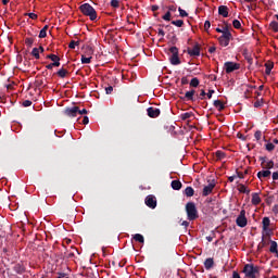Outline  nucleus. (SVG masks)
<instances>
[{
    "label": "nucleus",
    "mask_w": 278,
    "mask_h": 278,
    "mask_svg": "<svg viewBox=\"0 0 278 278\" xmlns=\"http://www.w3.org/2000/svg\"><path fill=\"white\" fill-rule=\"evenodd\" d=\"M262 203V198L260 193H252V205H260Z\"/></svg>",
    "instance_id": "obj_17"
},
{
    "label": "nucleus",
    "mask_w": 278,
    "mask_h": 278,
    "mask_svg": "<svg viewBox=\"0 0 278 278\" xmlns=\"http://www.w3.org/2000/svg\"><path fill=\"white\" fill-rule=\"evenodd\" d=\"M52 66H54V67L60 66V60H56V61L52 62Z\"/></svg>",
    "instance_id": "obj_62"
},
{
    "label": "nucleus",
    "mask_w": 278,
    "mask_h": 278,
    "mask_svg": "<svg viewBox=\"0 0 278 278\" xmlns=\"http://www.w3.org/2000/svg\"><path fill=\"white\" fill-rule=\"evenodd\" d=\"M163 21H170V11H167L165 15L162 16Z\"/></svg>",
    "instance_id": "obj_46"
},
{
    "label": "nucleus",
    "mask_w": 278,
    "mask_h": 278,
    "mask_svg": "<svg viewBox=\"0 0 278 278\" xmlns=\"http://www.w3.org/2000/svg\"><path fill=\"white\" fill-rule=\"evenodd\" d=\"M266 168H267V170H270V168H275V162L274 161L267 162Z\"/></svg>",
    "instance_id": "obj_44"
},
{
    "label": "nucleus",
    "mask_w": 278,
    "mask_h": 278,
    "mask_svg": "<svg viewBox=\"0 0 278 278\" xmlns=\"http://www.w3.org/2000/svg\"><path fill=\"white\" fill-rule=\"evenodd\" d=\"M144 203L151 210H155V207H157V199L153 194L147 195Z\"/></svg>",
    "instance_id": "obj_6"
},
{
    "label": "nucleus",
    "mask_w": 278,
    "mask_h": 278,
    "mask_svg": "<svg viewBox=\"0 0 278 278\" xmlns=\"http://www.w3.org/2000/svg\"><path fill=\"white\" fill-rule=\"evenodd\" d=\"M231 39H225L223 37H219L218 38V42L222 47H229V42H230Z\"/></svg>",
    "instance_id": "obj_23"
},
{
    "label": "nucleus",
    "mask_w": 278,
    "mask_h": 278,
    "mask_svg": "<svg viewBox=\"0 0 278 278\" xmlns=\"http://www.w3.org/2000/svg\"><path fill=\"white\" fill-rule=\"evenodd\" d=\"M269 27L273 29V31L277 33L278 31V22L277 21L270 22Z\"/></svg>",
    "instance_id": "obj_34"
},
{
    "label": "nucleus",
    "mask_w": 278,
    "mask_h": 278,
    "mask_svg": "<svg viewBox=\"0 0 278 278\" xmlns=\"http://www.w3.org/2000/svg\"><path fill=\"white\" fill-rule=\"evenodd\" d=\"M185 210L188 220H197V218H199V210H197V204H194V202H188Z\"/></svg>",
    "instance_id": "obj_2"
},
{
    "label": "nucleus",
    "mask_w": 278,
    "mask_h": 278,
    "mask_svg": "<svg viewBox=\"0 0 278 278\" xmlns=\"http://www.w3.org/2000/svg\"><path fill=\"white\" fill-rule=\"evenodd\" d=\"M218 14H219V16L227 18L229 16V8L227 5H219Z\"/></svg>",
    "instance_id": "obj_11"
},
{
    "label": "nucleus",
    "mask_w": 278,
    "mask_h": 278,
    "mask_svg": "<svg viewBox=\"0 0 278 278\" xmlns=\"http://www.w3.org/2000/svg\"><path fill=\"white\" fill-rule=\"evenodd\" d=\"M181 181L179 180H173L172 181V188L173 190H181Z\"/></svg>",
    "instance_id": "obj_21"
},
{
    "label": "nucleus",
    "mask_w": 278,
    "mask_h": 278,
    "mask_svg": "<svg viewBox=\"0 0 278 278\" xmlns=\"http://www.w3.org/2000/svg\"><path fill=\"white\" fill-rule=\"evenodd\" d=\"M30 55H33L35 60H40V50L38 48H34L30 52Z\"/></svg>",
    "instance_id": "obj_22"
},
{
    "label": "nucleus",
    "mask_w": 278,
    "mask_h": 278,
    "mask_svg": "<svg viewBox=\"0 0 278 278\" xmlns=\"http://www.w3.org/2000/svg\"><path fill=\"white\" fill-rule=\"evenodd\" d=\"M169 53H172V55H179V49L177 47H170L169 48Z\"/></svg>",
    "instance_id": "obj_37"
},
{
    "label": "nucleus",
    "mask_w": 278,
    "mask_h": 278,
    "mask_svg": "<svg viewBox=\"0 0 278 278\" xmlns=\"http://www.w3.org/2000/svg\"><path fill=\"white\" fill-rule=\"evenodd\" d=\"M147 112H148V116L150 118H157V116H160V114H161L160 109L153 108V106L148 108Z\"/></svg>",
    "instance_id": "obj_10"
},
{
    "label": "nucleus",
    "mask_w": 278,
    "mask_h": 278,
    "mask_svg": "<svg viewBox=\"0 0 278 278\" xmlns=\"http://www.w3.org/2000/svg\"><path fill=\"white\" fill-rule=\"evenodd\" d=\"M79 112V106H73V108H67L64 111L65 116H70V118H75Z\"/></svg>",
    "instance_id": "obj_8"
},
{
    "label": "nucleus",
    "mask_w": 278,
    "mask_h": 278,
    "mask_svg": "<svg viewBox=\"0 0 278 278\" xmlns=\"http://www.w3.org/2000/svg\"><path fill=\"white\" fill-rule=\"evenodd\" d=\"M39 38H47V30L41 29V30L39 31Z\"/></svg>",
    "instance_id": "obj_49"
},
{
    "label": "nucleus",
    "mask_w": 278,
    "mask_h": 278,
    "mask_svg": "<svg viewBox=\"0 0 278 278\" xmlns=\"http://www.w3.org/2000/svg\"><path fill=\"white\" fill-rule=\"evenodd\" d=\"M181 85H182V86L188 85V77H182V78H181Z\"/></svg>",
    "instance_id": "obj_58"
},
{
    "label": "nucleus",
    "mask_w": 278,
    "mask_h": 278,
    "mask_svg": "<svg viewBox=\"0 0 278 278\" xmlns=\"http://www.w3.org/2000/svg\"><path fill=\"white\" fill-rule=\"evenodd\" d=\"M210 27H212V23H210V21H205V23H204L205 31H207L210 29Z\"/></svg>",
    "instance_id": "obj_50"
},
{
    "label": "nucleus",
    "mask_w": 278,
    "mask_h": 278,
    "mask_svg": "<svg viewBox=\"0 0 278 278\" xmlns=\"http://www.w3.org/2000/svg\"><path fill=\"white\" fill-rule=\"evenodd\" d=\"M79 10L84 16H88L90 21H97V10L90 3H84L79 7Z\"/></svg>",
    "instance_id": "obj_1"
},
{
    "label": "nucleus",
    "mask_w": 278,
    "mask_h": 278,
    "mask_svg": "<svg viewBox=\"0 0 278 278\" xmlns=\"http://www.w3.org/2000/svg\"><path fill=\"white\" fill-rule=\"evenodd\" d=\"M22 105H23V108H30V105H31V100H25V101H23Z\"/></svg>",
    "instance_id": "obj_47"
},
{
    "label": "nucleus",
    "mask_w": 278,
    "mask_h": 278,
    "mask_svg": "<svg viewBox=\"0 0 278 278\" xmlns=\"http://www.w3.org/2000/svg\"><path fill=\"white\" fill-rule=\"evenodd\" d=\"M111 7L112 8H119L121 7V1H118V0H111Z\"/></svg>",
    "instance_id": "obj_41"
},
{
    "label": "nucleus",
    "mask_w": 278,
    "mask_h": 278,
    "mask_svg": "<svg viewBox=\"0 0 278 278\" xmlns=\"http://www.w3.org/2000/svg\"><path fill=\"white\" fill-rule=\"evenodd\" d=\"M172 25H175L176 27H184V20L172 21Z\"/></svg>",
    "instance_id": "obj_35"
},
{
    "label": "nucleus",
    "mask_w": 278,
    "mask_h": 278,
    "mask_svg": "<svg viewBox=\"0 0 278 278\" xmlns=\"http://www.w3.org/2000/svg\"><path fill=\"white\" fill-rule=\"evenodd\" d=\"M204 268L206 270H212V268H214V258L213 257H208L204 261Z\"/></svg>",
    "instance_id": "obj_13"
},
{
    "label": "nucleus",
    "mask_w": 278,
    "mask_h": 278,
    "mask_svg": "<svg viewBox=\"0 0 278 278\" xmlns=\"http://www.w3.org/2000/svg\"><path fill=\"white\" fill-rule=\"evenodd\" d=\"M86 49H87L88 55H92V53H94V49H92V47L88 46Z\"/></svg>",
    "instance_id": "obj_53"
},
{
    "label": "nucleus",
    "mask_w": 278,
    "mask_h": 278,
    "mask_svg": "<svg viewBox=\"0 0 278 278\" xmlns=\"http://www.w3.org/2000/svg\"><path fill=\"white\" fill-rule=\"evenodd\" d=\"M113 91H114V87H112V86H109L105 88L106 94H112Z\"/></svg>",
    "instance_id": "obj_51"
},
{
    "label": "nucleus",
    "mask_w": 278,
    "mask_h": 278,
    "mask_svg": "<svg viewBox=\"0 0 278 278\" xmlns=\"http://www.w3.org/2000/svg\"><path fill=\"white\" fill-rule=\"evenodd\" d=\"M222 29H223V31H230L229 24H226Z\"/></svg>",
    "instance_id": "obj_63"
},
{
    "label": "nucleus",
    "mask_w": 278,
    "mask_h": 278,
    "mask_svg": "<svg viewBox=\"0 0 278 278\" xmlns=\"http://www.w3.org/2000/svg\"><path fill=\"white\" fill-rule=\"evenodd\" d=\"M71 49H75V47H79V41L72 40L68 45Z\"/></svg>",
    "instance_id": "obj_42"
},
{
    "label": "nucleus",
    "mask_w": 278,
    "mask_h": 278,
    "mask_svg": "<svg viewBox=\"0 0 278 278\" xmlns=\"http://www.w3.org/2000/svg\"><path fill=\"white\" fill-rule=\"evenodd\" d=\"M46 58L47 60H51V62L60 60V56H58L56 54H48Z\"/></svg>",
    "instance_id": "obj_36"
},
{
    "label": "nucleus",
    "mask_w": 278,
    "mask_h": 278,
    "mask_svg": "<svg viewBox=\"0 0 278 278\" xmlns=\"http://www.w3.org/2000/svg\"><path fill=\"white\" fill-rule=\"evenodd\" d=\"M232 278H241L240 274L238 271L232 273Z\"/></svg>",
    "instance_id": "obj_61"
},
{
    "label": "nucleus",
    "mask_w": 278,
    "mask_h": 278,
    "mask_svg": "<svg viewBox=\"0 0 278 278\" xmlns=\"http://www.w3.org/2000/svg\"><path fill=\"white\" fill-rule=\"evenodd\" d=\"M134 240H135L136 242H140V244H144V237H143L142 235H140V233H136V235L134 236Z\"/></svg>",
    "instance_id": "obj_27"
},
{
    "label": "nucleus",
    "mask_w": 278,
    "mask_h": 278,
    "mask_svg": "<svg viewBox=\"0 0 278 278\" xmlns=\"http://www.w3.org/2000/svg\"><path fill=\"white\" fill-rule=\"evenodd\" d=\"M271 173L269 169H266V170H261L257 173V177L258 179H263V178H266V177H270Z\"/></svg>",
    "instance_id": "obj_19"
},
{
    "label": "nucleus",
    "mask_w": 278,
    "mask_h": 278,
    "mask_svg": "<svg viewBox=\"0 0 278 278\" xmlns=\"http://www.w3.org/2000/svg\"><path fill=\"white\" fill-rule=\"evenodd\" d=\"M262 225H263V231H268V227H270V218L264 217L262 220Z\"/></svg>",
    "instance_id": "obj_18"
},
{
    "label": "nucleus",
    "mask_w": 278,
    "mask_h": 278,
    "mask_svg": "<svg viewBox=\"0 0 278 278\" xmlns=\"http://www.w3.org/2000/svg\"><path fill=\"white\" fill-rule=\"evenodd\" d=\"M237 226L244 228L248 225L247 211L241 210L239 216L236 219Z\"/></svg>",
    "instance_id": "obj_4"
},
{
    "label": "nucleus",
    "mask_w": 278,
    "mask_h": 278,
    "mask_svg": "<svg viewBox=\"0 0 278 278\" xmlns=\"http://www.w3.org/2000/svg\"><path fill=\"white\" fill-rule=\"evenodd\" d=\"M168 12H177V7H175V5H169V7H168Z\"/></svg>",
    "instance_id": "obj_56"
},
{
    "label": "nucleus",
    "mask_w": 278,
    "mask_h": 278,
    "mask_svg": "<svg viewBox=\"0 0 278 278\" xmlns=\"http://www.w3.org/2000/svg\"><path fill=\"white\" fill-rule=\"evenodd\" d=\"M254 108H262V102L260 100L254 102Z\"/></svg>",
    "instance_id": "obj_60"
},
{
    "label": "nucleus",
    "mask_w": 278,
    "mask_h": 278,
    "mask_svg": "<svg viewBox=\"0 0 278 278\" xmlns=\"http://www.w3.org/2000/svg\"><path fill=\"white\" fill-rule=\"evenodd\" d=\"M178 12L182 18H186V16H188V12H186V10L181 8H178Z\"/></svg>",
    "instance_id": "obj_40"
},
{
    "label": "nucleus",
    "mask_w": 278,
    "mask_h": 278,
    "mask_svg": "<svg viewBox=\"0 0 278 278\" xmlns=\"http://www.w3.org/2000/svg\"><path fill=\"white\" fill-rule=\"evenodd\" d=\"M243 273H244L245 277L257 278L256 275H260V267L254 266L253 264H247L243 267Z\"/></svg>",
    "instance_id": "obj_3"
},
{
    "label": "nucleus",
    "mask_w": 278,
    "mask_h": 278,
    "mask_svg": "<svg viewBox=\"0 0 278 278\" xmlns=\"http://www.w3.org/2000/svg\"><path fill=\"white\" fill-rule=\"evenodd\" d=\"M157 36H160L161 38H164V36H166V33H164V29L159 28Z\"/></svg>",
    "instance_id": "obj_52"
},
{
    "label": "nucleus",
    "mask_w": 278,
    "mask_h": 278,
    "mask_svg": "<svg viewBox=\"0 0 278 278\" xmlns=\"http://www.w3.org/2000/svg\"><path fill=\"white\" fill-rule=\"evenodd\" d=\"M78 114H80V116L84 114H88V110H86V109L79 110V108H78Z\"/></svg>",
    "instance_id": "obj_55"
},
{
    "label": "nucleus",
    "mask_w": 278,
    "mask_h": 278,
    "mask_svg": "<svg viewBox=\"0 0 278 278\" xmlns=\"http://www.w3.org/2000/svg\"><path fill=\"white\" fill-rule=\"evenodd\" d=\"M192 116H194V113H192V112H187V113H182V114L180 115V118H181V121H188V118H192Z\"/></svg>",
    "instance_id": "obj_25"
},
{
    "label": "nucleus",
    "mask_w": 278,
    "mask_h": 278,
    "mask_svg": "<svg viewBox=\"0 0 278 278\" xmlns=\"http://www.w3.org/2000/svg\"><path fill=\"white\" fill-rule=\"evenodd\" d=\"M239 192H241L242 194H251V190H249L247 188V186H244L243 184H240L239 185V188H238Z\"/></svg>",
    "instance_id": "obj_20"
},
{
    "label": "nucleus",
    "mask_w": 278,
    "mask_h": 278,
    "mask_svg": "<svg viewBox=\"0 0 278 278\" xmlns=\"http://www.w3.org/2000/svg\"><path fill=\"white\" fill-rule=\"evenodd\" d=\"M186 197H194V189L192 187H187L185 189Z\"/></svg>",
    "instance_id": "obj_29"
},
{
    "label": "nucleus",
    "mask_w": 278,
    "mask_h": 278,
    "mask_svg": "<svg viewBox=\"0 0 278 278\" xmlns=\"http://www.w3.org/2000/svg\"><path fill=\"white\" fill-rule=\"evenodd\" d=\"M13 270H14V273H16L17 275H23V273H25L26 269H25V267H24L23 264L17 263V264L14 265Z\"/></svg>",
    "instance_id": "obj_12"
},
{
    "label": "nucleus",
    "mask_w": 278,
    "mask_h": 278,
    "mask_svg": "<svg viewBox=\"0 0 278 278\" xmlns=\"http://www.w3.org/2000/svg\"><path fill=\"white\" fill-rule=\"evenodd\" d=\"M169 62L173 64V66H178V64H181V60L179 59V54H174L169 56Z\"/></svg>",
    "instance_id": "obj_14"
},
{
    "label": "nucleus",
    "mask_w": 278,
    "mask_h": 278,
    "mask_svg": "<svg viewBox=\"0 0 278 278\" xmlns=\"http://www.w3.org/2000/svg\"><path fill=\"white\" fill-rule=\"evenodd\" d=\"M225 66V71L227 74L229 73H233V71H239L240 70V65L238 63H233V62H226L224 64Z\"/></svg>",
    "instance_id": "obj_7"
},
{
    "label": "nucleus",
    "mask_w": 278,
    "mask_h": 278,
    "mask_svg": "<svg viewBox=\"0 0 278 278\" xmlns=\"http://www.w3.org/2000/svg\"><path fill=\"white\" fill-rule=\"evenodd\" d=\"M214 188H216V185L214 182H210L207 186L203 188L202 197H210V194L214 192Z\"/></svg>",
    "instance_id": "obj_9"
},
{
    "label": "nucleus",
    "mask_w": 278,
    "mask_h": 278,
    "mask_svg": "<svg viewBox=\"0 0 278 278\" xmlns=\"http://www.w3.org/2000/svg\"><path fill=\"white\" fill-rule=\"evenodd\" d=\"M81 64H90L92 56L81 55Z\"/></svg>",
    "instance_id": "obj_32"
},
{
    "label": "nucleus",
    "mask_w": 278,
    "mask_h": 278,
    "mask_svg": "<svg viewBox=\"0 0 278 278\" xmlns=\"http://www.w3.org/2000/svg\"><path fill=\"white\" fill-rule=\"evenodd\" d=\"M232 26L235 27V29H240L242 27V24L240 23V21L233 20Z\"/></svg>",
    "instance_id": "obj_39"
},
{
    "label": "nucleus",
    "mask_w": 278,
    "mask_h": 278,
    "mask_svg": "<svg viewBox=\"0 0 278 278\" xmlns=\"http://www.w3.org/2000/svg\"><path fill=\"white\" fill-rule=\"evenodd\" d=\"M187 53L190 58H199L201 55V45L194 43L193 48L187 49Z\"/></svg>",
    "instance_id": "obj_5"
},
{
    "label": "nucleus",
    "mask_w": 278,
    "mask_h": 278,
    "mask_svg": "<svg viewBox=\"0 0 278 278\" xmlns=\"http://www.w3.org/2000/svg\"><path fill=\"white\" fill-rule=\"evenodd\" d=\"M215 157H217V160H225V157H227V154L220 150H217L215 152Z\"/></svg>",
    "instance_id": "obj_26"
},
{
    "label": "nucleus",
    "mask_w": 278,
    "mask_h": 278,
    "mask_svg": "<svg viewBox=\"0 0 278 278\" xmlns=\"http://www.w3.org/2000/svg\"><path fill=\"white\" fill-rule=\"evenodd\" d=\"M274 66H275V64L273 63V62H269V63H266L265 64V73L267 74V75H270V72L273 71V68H274Z\"/></svg>",
    "instance_id": "obj_24"
},
{
    "label": "nucleus",
    "mask_w": 278,
    "mask_h": 278,
    "mask_svg": "<svg viewBox=\"0 0 278 278\" xmlns=\"http://www.w3.org/2000/svg\"><path fill=\"white\" fill-rule=\"evenodd\" d=\"M90 123V119L88 118V116H84L83 117V125H88Z\"/></svg>",
    "instance_id": "obj_54"
},
{
    "label": "nucleus",
    "mask_w": 278,
    "mask_h": 278,
    "mask_svg": "<svg viewBox=\"0 0 278 278\" xmlns=\"http://www.w3.org/2000/svg\"><path fill=\"white\" fill-rule=\"evenodd\" d=\"M266 151H275V146L273 143L265 144Z\"/></svg>",
    "instance_id": "obj_43"
},
{
    "label": "nucleus",
    "mask_w": 278,
    "mask_h": 278,
    "mask_svg": "<svg viewBox=\"0 0 278 278\" xmlns=\"http://www.w3.org/2000/svg\"><path fill=\"white\" fill-rule=\"evenodd\" d=\"M194 93H195L194 89H192V90H190V91H187V92L185 93V97L181 98V99H184V100H186V101H194Z\"/></svg>",
    "instance_id": "obj_15"
},
{
    "label": "nucleus",
    "mask_w": 278,
    "mask_h": 278,
    "mask_svg": "<svg viewBox=\"0 0 278 278\" xmlns=\"http://www.w3.org/2000/svg\"><path fill=\"white\" fill-rule=\"evenodd\" d=\"M26 16L30 17L33 21H36V18H38V14L36 13H26Z\"/></svg>",
    "instance_id": "obj_48"
},
{
    "label": "nucleus",
    "mask_w": 278,
    "mask_h": 278,
    "mask_svg": "<svg viewBox=\"0 0 278 278\" xmlns=\"http://www.w3.org/2000/svg\"><path fill=\"white\" fill-rule=\"evenodd\" d=\"M56 75L59 77H61V79H64V77H66V75H68V71L64 70V67H62L61 70L58 71Z\"/></svg>",
    "instance_id": "obj_28"
},
{
    "label": "nucleus",
    "mask_w": 278,
    "mask_h": 278,
    "mask_svg": "<svg viewBox=\"0 0 278 278\" xmlns=\"http://www.w3.org/2000/svg\"><path fill=\"white\" fill-rule=\"evenodd\" d=\"M269 251H270V253H278V250H277V242H276V241H270Z\"/></svg>",
    "instance_id": "obj_31"
},
{
    "label": "nucleus",
    "mask_w": 278,
    "mask_h": 278,
    "mask_svg": "<svg viewBox=\"0 0 278 278\" xmlns=\"http://www.w3.org/2000/svg\"><path fill=\"white\" fill-rule=\"evenodd\" d=\"M273 212H274L275 214H278V204L274 205Z\"/></svg>",
    "instance_id": "obj_64"
},
{
    "label": "nucleus",
    "mask_w": 278,
    "mask_h": 278,
    "mask_svg": "<svg viewBox=\"0 0 278 278\" xmlns=\"http://www.w3.org/2000/svg\"><path fill=\"white\" fill-rule=\"evenodd\" d=\"M271 177L274 181H278V172H274Z\"/></svg>",
    "instance_id": "obj_57"
},
{
    "label": "nucleus",
    "mask_w": 278,
    "mask_h": 278,
    "mask_svg": "<svg viewBox=\"0 0 278 278\" xmlns=\"http://www.w3.org/2000/svg\"><path fill=\"white\" fill-rule=\"evenodd\" d=\"M213 105H214V108H216V110L218 112H223V110H225V103H223V101H220V100H215L213 102Z\"/></svg>",
    "instance_id": "obj_16"
},
{
    "label": "nucleus",
    "mask_w": 278,
    "mask_h": 278,
    "mask_svg": "<svg viewBox=\"0 0 278 278\" xmlns=\"http://www.w3.org/2000/svg\"><path fill=\"white\" fill-rule=\"evenodd\" d=\"M199 84H200V81H199V78H197V77L192 78L190 81L191 88H198Z\"/></svg>",
    "instance_id": "obj_33"
},
{
    "label": "nucleus",
    "mask_w": 278,
    "mask_h": 278,
    "mask_svg": "<svg viewBox=\"0 0 278 278\" xmlns=\"http://www.w3.org/2000/svg\"><path fill=\"white\" fill-rule=\"evenodd\" d=\"M25 45L28 47V48H31L34 46V38H29L27 37L25 39Z\"/></svg>",
    "instance_id": "obj_38"
},
{
    "label": "nucleus",
    "mask_w": 278,
    "mask_h": 278,
    "mask_svg": "<svg viewBox=\"0 0 278 278\" xmlns=\"http://www.w3.org/2000/svg\"><path fill=\"white\" fill-rule=\"evenodd\" d=\"M219 38H225L227 40H231V38H233V35H231V31H223L222 36Z\"/></svg>",
    "instance_id": "obj_30"
},
{
    "label": "nucleus",
    "mask_w": 278,
    "mask_h": 278,
    "mask_svg": "<svg viewBox=\"0 0 278 278\" xmlns=\"http://www.w3.org/2000/svg\"><path fill=\"white\" fill-rule=\"evenodd\" d=\"M214 92L215 91L213 89L208 90V92L206 93L207 99H212V94H214Z\"/></svg>",
    "instance_id": "obj_59"
},
{
    "label": "nucleus",
    "mask_w": 278,
    "mask_h": 278,
    "mask_svg": "<svg viewBox=\"0 0 278 278\" xmlns=\"http://www.w3.org/2000/svg\"><path fill=\"white\" fill-rule=\"evenodd\" d=\"M254 138H256V140H262V130H256L254 134Z\"/></svg>",
    "instance_id": "obj_45"
}]
</instances>
